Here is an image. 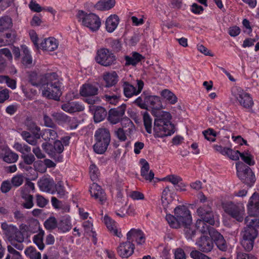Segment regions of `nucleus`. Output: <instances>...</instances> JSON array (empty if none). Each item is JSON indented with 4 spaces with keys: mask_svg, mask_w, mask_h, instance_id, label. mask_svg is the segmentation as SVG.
Here are the masks:
<instances>
[{
    "mask_svg": "<svg viewBox=\"0 0 259 259\" xmlns=\"http://www.w3.org/2000/svg\"><path fill=\"white\" fill-rule=\"evenodd\" d=\"M0 157L3 160L7 163H14L18 158V155L12 152L9 148H3L0 151Z\"/></svg>",
    "mask_w": 259,
    "mask_h": 259,
    "instance_id": "obj_24",
    "label": "nucleus"
},
{
    "mask_svg": "<svg viewBox=\"0 0 259 259\" xmlns=\"http://www.w3.org/2000/svg\"><path fill=\"white\" fill-rule=\"evenodd\" d=\"M104 220L107 228L111 233L119 238L122 237V234L121 232L118 231L116 226V222L114 220L108 216H105Z\"/></svg>",
    "mask_w": 259,
    "mask_h": 259,
    "instance_id": "obj_31",
    "label": "nucleus"
},
{
    "mask_svg": "<svg viewBox=\"0 0 259 259\" xmlns=\"http://www.w3.org/2000/svg\"><path fill=\"white\" fill-rule=\"evenodd\" d=\"M199 219L206 221L210 225H213L215 223L214 213L210 204H203L200 206L197 209Z\"/></svg>",
    "mask_w": 259,
    "mask_h": 259,
    "instance_id": "obj_12",
    "label": "nucleus"
},
{
    "mask_svg": "<svg viewBox=\"0 0 259 259\" xmlns=\"http://www.w3.org/2000/svg\"><path fill=\"white\" fill-rule=\"evenodd\" d=\"M28 228L30 233H34L38 230L39 231V229H40L39 222L35 219H33L29 222Z\"/></svg>",
    "mask_w": 259,
    "mask_h": 259,
    "instance_id": "obj_51",
    "label": "nucleus"
},
{
    "mask_svg": "<svg viewBox=\"0 0 259 259\" xmlns=\"http://www.w3.org/2000/svg\"><path fill=\"white\" fill-rule=\"evenodd\" d=\"M57 128H52V129L47 128L43 130L41 134L40 137L46 141L50 140H55L58 137Z\"/></svg>",
    "mask_w": 259,
    "mask_h": 259,
    "instance_id": "obj_33",
    "label": "nucleus"
},
{
    "mask_svg": "<svg viewBox=\"0 0 259 259\" xmlns=\"http://www.w3.org/2000/svg\"><path fill=\"white\" fill-rule=\"evenodd\" d=\"M240 157L246 164L249 165H253L254 164V161L253 160V157L248 153H242L240 154Z\"/></svg>",
    "mask_w": 259,
    "mask_h": 259,
    "instance_id": "obj_59",
    "label": "nucleus"
},
{
    "mask_svg": "<svg viewBox=\"0 0 259 259\" xmlns=\"http://www.w3.org/2000/svg\"><path fill=\"white\" fill-rule=\"evenodd\" d=\"M143 118L144 125L146 132L149 134H151L152 133V119L151 116L147 111H144L143 113Z\"/></svg>",
    "mask_w": 259,
    "mask_h": 259,
    "instance_id": "obj_47",
    "label": "nucleus"
},
{
    "mask_svg": "<svg viewBox=\"0 0 259 259\" xmlns=\"http://www.w3.org/2000/svg\"><path fill=\"white\" fill-rule=\"evenodd\" d=\"M96 143L94 150L98 154H103L107 149L110 144L111 137L109 131L105 128L98 129L95 134Z\"/></svg>",
    "mask_w": 259,
    "mask_h": 259,
    "instance_id": "obj_2",
    "label": "nucleus"
},
{
    "mask_svg": "<svg viewBox=\"0 0 259 259\" xmlns=\"http://www.w3.org/2000/svg\"><path fill=\"white\" fill-rule=\"evenodd\" d=\"M232 93L240 105L243 107L249 108L253 106V102L250 95L241 88L238 87L233 88Z\"/></svg>",
    "mask_w": 259,
    "mask_h": 259,
    "instance_id": "obj_10",
    "label": "nucleus"
},
{
    "mask_svg": "<svg viewBox=\"0 0 259 259\" xmlns=\"http://www.w3.org/2000/svg\"><path fill=\"white\" fill-rule=\"evenodd\" d=\"M165 219L171 228L178 229L181 227L175 215L174 216L170 214H166Z\"/></svg>",
    "mask_w": 259,
    "mask_h": 259,
    "instance_id": "obj_49",
    "label": "nucleus"
},
{
    "mask_svg": "<svg viewBox=\"0 0 259 259\" xmlns=\"http://www.w3.org/2000/svg\"><path fill=\"white\" fill-rule=\"evenodd\" d=\"M135 249V245L129 240L119 244L117 248L118 255L122 258H127L132 255Z\"/></svg>",
    "mask_w": 259,
    "mask_h": 259,
    "instance_id": "obj_17",
    "label": "nucleus"
},
{
    "mask_svg": "<svg viewBox=\"0 0 259 259\" xmlns=\"http://www.w3.org/2000/svg\"><path fill=\"white\" fill-rule=\"evenodd\" d=\"M40 132L32 133V135L30 133L27 131H23L21 135L23 139L30 145L35 146L37 143V140L40 138L41 134Z\"/></svg>",
    "mask_w": 259,
    "mask_h": 259,
    "instance_id": "obj_27",
    "label": "nucleus"
},
{
    "mask_svg": "<svg viewBox=\"0 0 259 259\" xmlns=\"http://www.w3.org/2000/svg\"><path fill=\"white\" fill-rule=\"evenodd\" d=\"M53 183L54 181L52 179L47 177H42L38 181V185L41 190L48 191L52 189Z\"/></svg>",
    "mask_w": 259,
    "mask_h": 259,
    "instance_id": "obj_42",
    "label": "nucleus"
},
{
    "mask_svg": "<svg viewBox=\"0 0 259 259\" xmlns=\"http://www.w3.org/2000/svg\"><path fill=\"white\" fill-rule=\"evenodd\" d=\"M154 136L155 138H163L171 135L175 133L174 125L165 124L158 120L154 123Z\"/></svg>",
    "mask_w": 259,
    "mask_h": 259,
    "instance_id": "obj_9",
    "label": "nucleus"
},
{
    "mask_svg": "<svg viewBox=\"0 0 259 259\" xmlns=\"http://www.w3.org/2000/svg\"><path fill=\"white\" fill-rule=\"evenodd\" d=\"M191 226L192 224L191 225H183L181 226L184 228L186 237L188 239H192L196 235V231L191 228Z\"/></svg>",
    "mask_w": 259,
    "mask_h": 259,
    "instance_id": "obj_52",
    "label": "nucleus"
},
{
    "mask_svg": "<svg viewBox=\"0 0 259 259\" xmlns=\"http://www.w3.org/2000/svg\"><path fill=\"white\" fill-rule=\"evenodd\" d=\"M122 128H124L127 135H131L135 130V125L128 118H124L121 120Z\"/></svg>",
    "mask_w": 259,
    "mask_h": 259,
    "instance_id": "obj_45",
    "label": "nucleus"
},
{
    "mask_svg": "<svg viewBox=\"0 0 259 259\" xmlns=\"http://www.w3.org/2000/svg\"><path fill=\"white\" fill-rule=\"evenodd\" d=\"M91 109L94 111V119L95 122L103 120L107 115L106 109L101 106H93Z\"/></svg>",
    "mask_w": 259,
    "mask_h": 259,
    "instance_id": "obj_30",
    "label": "nucleus"
},
{
    "mask_svg": "<svg viewBox=\"0 0 259 259\" xmlns=\"http://www.w3.org/2000/svg\"><path fill=\"white\" fill-rule=\"evenodd\" d=\"M45 232L42 229H39V232L33 237V242L37 245L40 250H43L45 247L44 243V237Z\"/></svg>",
    "mask_w": 259,
    "mask_h": 259,
    "instance_id": "obj_43",
    "label": "nucleus"
},
{
    "mask_svg": "<svg viewBox=\"0 0 259 259\" xmlns=\"http://www.w3.org/2000/svg\"><path fill=\"white\" fill-rule=\"evenodd\" d=\"M77 18L83 26L92 31H97L101 26L100 19L95 14H87L83 11L79 10L77 14Z\"/></svg>",
    "mask_w": 259,
    "mask_h": 259,
    "instance_id": "obj_3",
    "label": "nucleus"
},
{
    "mask_svg": "<svg viewBox=\"0 0 259 259\" xmlns=\"http://www.w3.org/2000/svg\"><path fill=\"white\" fill-rule=\"evenodd\" d=\"M104 80L106 83V87L115 85L118 81V76L115 71L107 72L104 74Z\"/></svg>",
    "mask_w": 259,
    "mask_h": 259,
    "instance_id": "obj_36",
    "label": "nucleus"
},
{
    "mask_svg": "<svg viewBox=\"0 0 259 259\" xmlns=\"http://www.w3.org/2000/svg\"><path fill=\"white\" fill-rule=\"evenodd\" d=\"M175 194L171 192L168 186H166L163 190L161 194V203L164 208L167 207L175 199Z\"/></svg>",
    "mask_w": 259,
    "mask_h": 259,
    "instance_id": "obj_26",
    "label": "nucleus"
},
{
    "mask_svg": "<svg viewBox=\"0 0 259 259\" xmlns=\"http://www.w3.org/2000/svg\"><path fill=\"white\" fill-rule=\"evenodd\" d=\"M210 237L214 240L217 247L222 251H226L228 249V244L222 235L217 231H210Z\"/></svg>",
    "mask_w": 259,
    "mask_h": 259,
    "instance_id": "obj_21",
    "label": "nucleus"
},
{
    "mask_svg": "<svg viewBox=\"0 0 259 259\" xmlns=\"http://www.w3.org/2000/svg\"><path fill=\"white\" fill-rule=\"evenodd\" d=\"M125 109L126 105L124 104L116 108L110 109L108 114V121L114 124L119 122L124 114Z\"/></svg>",
    "mask_w": 259,
    "mask_h": 259,
    "instance_id": "obj_16",
    "label": "nucleus"
},
{
    "mask_svg": "<svg viewBox=\"0 0 259 259\" xmlns=\"http://www.w3.org/2000/svg\"><path fill=\"white\" fill-rule=\"evenodd\" d=\"M247 212L250 215H259V195L254 193L247 204Z\"/></svg>",
    "mask_w": 259,
    "mask_h": 259,
    "instance_id": "obj_20",
    "label": "nucleus"
},
{
    "mask_svg": "<svg viewBox=\"0 0 259 259\" xmlns=\"http://www.w3.org/2000/svg\"><path fill=\"white\" fill-rule=\"evenodd\" d=\"M1 228L8 240L12 241V237L15 234L18 228L13 225H8L6 222L2 223Z\"/></svg>",
    "mask_w": 259,
    "mask_h": 259,
    "instance_id": "obj_34",
    "label": "nucleus"
},
{
    "mask_svg": "<svg viewBox=\"0 0 259 259\" xmlns=\"http://www.w3.org/2000/svg\"><path fill=\"white\" fill-rule=\"evenodd\" d=\"M223 208L227 214L236 221L240 222L243 221L245 214V208L242 203L226 202L223 204Z\"/></svg>",
    "mask_w": 259,
    "mask_h": 259,
    "instance_id": "obj_4",
    "label": "nucleus"
},
{
    "mask_svg": "<svg viewBox=\"0 0 259 259\" xmlns=\"http://www.w3.org/2000/svg\"><path fill=\"white\" fill-rule=\"evenodd\" d=\"M174 211L181 227L183 225H191L192 217L190 211L185 206L179 205L175 208Z\"/></svg>",
    "mask_w": 259,
    "mask_h": 259,
    "instance_id": "obj_11",
    "label": "nucleus"
},
{
    "mask_svg": "<svg viewBox=\"0 0 259 259\" xmlns=\"http://www.w3.org/2000/svg\"><path fill=\"white\" fill-rule=\"evenodd\" d=\"M21 197L24 200L22 206L26 209L31 208L33 205V196L29 193H27L25 190H21Z\"/></svg>",
    "mask_w": 259,
    "mask_h": 259,
    "instance_id": "obj_37",
    "label": "nucleus"
},
{
    "mask_svg": "<svg viewBox=\"0 0 259 259\" xmlns=\"http://www.w3.org/2000/svg\"><path fill=\"white\" fill-rule=\"evenodd\" d=\"M29 81L33 86L40 88L42 95L49 99L58 101L62 95L61 83L56 73H48L38 75L32 72L29 75Z\"/></svg>",
    "mask_w": 259,
    "mask_h": 259,
    "instance_id": "obj_1",
    "label": "nucleus"
},
{
    "mask_svg": "<svg viewBox=\"0 0 259 259\" xmlns=\"http://www.w3.org/2000/svg\"><path fill=\"white\" fill-rule=\"evenodd\" d=\"M140 163L142 165L141 169V176L145 180L151 182L154 178V174L152 170H150L149 163L144 159H141Z\"/></svg>",
    "mask_w": 259,
    "mask_h": 259,
    "instance_id": "obj_25",
    "label": "nucleus"
},
{
    "mask_svg": "<svg viewBox=\"0 0 259 259\" xmlns=\"http://www.w3.org/2000/svg\"><path fill=\"white\" fill-rule=\"evenodd\" d=\"M25 253L30 259H41V254L33 247H28L25 250Z\"/></svg>",
    "mask_w": 259,
    "mask_h": 259,
    "instance_id": "obj_48",
    "label": "nucleus"
},
{
    "mask_svg": "<svg viewBox=\"0 0 259 259\" xmlns=\"http://www.w3.org/2000/svg\"><path fill=\"white\" fill-rule=\"evenodd\" d=\"M24 181V177L22 175H17L12 178L11 183L16 187L21 186Z\"/></svg>",
    "mask_w": 259,
    "mask_h": 259,
    "instance_id": "obj_61",
    "label": "nucleus"
},
{
    "mask_svg": "<svg viewBox=\"0 0 259 259\" xmlns=\"http://www.w3.org/2000/svg\"><path fill=\"white\" fill-rule=\"evenodd\" d=\"M91 195L100 204H104L106 200V196L104 191L101 187L96 183L91 185L89 189Z\"/></svg>",
    "mask_w": 259,
    "mask_h": 259,
    "instance_id": "obj_15",
    "label": "nucleus"
},
{
    "mask_svg": "<svg viewBox=\"0 0 259 259\" xmlns=\"http://www.w3.org/2000/svg\"><path fill=\"white\" fill-rule=\"evenodd\" d=\"M156 117L154 120V122H156L157 121L159 120L161 121L162 123H171V122H170V120L171 119V115L168 112L161 110L159 111Z\"/></svg>",
    "mask_w": 259,
    "mask_h": 259,
    "instance_id": "obj_41",
    "label": "nucleus"
},
{
    "mask_svg": "<svg viewBox=\"0 0 259 259\" xmlns=\"http://www.w3.org/2000/svg\"><path fill=\"white\" fill-rule=\"evenodd\" d=\"M48 200L40 194L36 195V205L39 207L43 208L48 203Z\"/></svg>",
    "mask_w": 259,
    "mask_h": 259,
    "instance_id": "obj_62",
    "label": "nucleus"
},
{
    "mask_svg": "<svg viewBox=\"0 0 259 259\" xmlns=\"http://www.w3.org/2000/svg\"><path fill=\"white\" fill-rule=\"evenodd\" d=\"M61 107L63 111L69 113L82 111L84 109V107L81 103L76 101L65 103Z\"/></svg>",
    "mask_w": 259,
    "mask_h": 259,
    "instance_id": "obj_23",
    "label": "nucleus"
},
{
    "mask_svg": "<svg viewBox=\"0 0 259 259\" xmlns=\"http://www.w3.org/2000/svg\"><path fill=\"white\" fill-rule=\"evenodd\" d=\"M43 120L44 122V125L50 128H56L57 125L54 122L52 119L46 114H44Z\"/></svg>",
    "mask_w": 259,
    "mask_h": 259,
    "instance_id": "obj_63",
    "label": "nucleus"
},
{
    "mask_svg": "<svg viewBox=\"0 0 259 259\" xmlns=\"http://www.w3.org/2000/svg\"><path fill=\"white\" fill-rule=\"evenodd\" d=\"M58 41L53 37L45 38L40 43V48L46 51L52 52L58 47Z\"/></svg>",
    "mask_w": 259,
    "mask_h": 259,
    "instance_id": "obj_22",
    "label": "nucleus"
},
{
    "mask_svg": "<svg viewBox=\"0 0 259 259\" xmlns=\"http://www.w3.org/2000/svg\"><path fill=\"white\" fill-rule=\"evenodd\" d=\"M52 116L59 124L66 123L70 121V117L62 112H54Z\"/></svg>",
    "mask_w": 259,
    "mask_h": 259,
    "instance_id": "obj_46",
    "label": "nucleus"
},
{
    "mask_svg": "<svg viewBox=\"0 0 259 259\" xmlns=\"http://www.w3.org/2000/svg\"><path fill=\"white\" fill-rule=\"evenodd\" d=\"M127 240L133 243L135 241L138 245L145 243L146 238L144 233L140 229H132L126 234Z\"/></svg>",
    "mask_w": 259,
    "mask_h": 259,
    "instance_id": "obj_19",
    "label": "nucleus"
},
{
    "mask_svg": "<svg viewBox=\"0 0 259 259\" xmlns=\"http://www.w3.org/2000/svg\"><path fill=\"white\" fill-rule=\"evenodd\" d=\"M257 215H250L248 214L245 218V228L249 229H255L256 231L259 229V219L255 217Z\"/></svg>",
    "mask_w": 259,
    "mask_h": 259,
    "instance_id": "obj_35",
    "label": "nucleus"
},
{
    "mask_svg": "<svg viewBox=\"0 0 259 259\" xmlns=\"http://www.w3.org/2000/svg\"><path fill=\"white\" fill-rule=\"evenodd\" d=\"M95 59L98 64L105 67L114 65L116 61L115 55L109 49L104 48L97 51Z\"/></svg>",
    "mask_w": 259,
    "mask_h": 259,
    "instance_id": "obj_6",
    "label": "nucleus"
},
{
    "mask_svg": "<svg viewBox=\"0 0 259 259\" xmlns=\"http://www.w3.org/2000/svg\"><path fill=\"white\" fill-rule=\"evenodd\" d=\"M98 88L93 84L85 83L80 89V94L81 96L86 97L85 102L89 104L93 105L99 103L101 99L99 97L96 96L98 94Z\"/></svg>",
    "mask_w": 259,
    "mask_h": 259,
    "instance_id": "obj_5",
    "label": "nucleus"
},
{
    "mask_svg": "<svg viewBox=\"0 0 259 259\" xmlns=\"http://www.w3.org/2000/svg\"><path fill=\"white\" fill-rule=\"evenodd\" d=\"M41 147L43 150L53 158H56L58 154H60L64 150V145L60 140H56L53 145L48 142L43 143Z\"/></svg>",
    "mask_w": 259,
    "mask_h": 259,
    "instance_id": "obj_13",
    "label": "nucleus"
},
{
    "mask_svg": "<svg viewBox=\"0 0 259 259\" xmlns=\"http://www.w3.org/2000/svg\"><path fill=\"white\" fill-rule=\"evenodd\" d=\"M90 175L93 181H96L98 178L99 175V169L94 164H92L90 166Z\"/></svg>",
    "mask_w": 259,
    "mask_h": 259,
    "instance_id": "obj_54",
    "label": "nucleus"
},
{
    "mask_svg": "<svg viewBox=\"0 0 259 259\" xmlns=\"http://www.w3.org/2000/svg\"><path fill=\"white\" fill-rule=\"evenodd\" d=\"M147 104L153 109H159L161 107V103L159 97L150 96L146 98Z\"/></svg>",
    "mask_w": 259,
    "mask_h": 259,
    "instance_id": "obj_39",
    "label": "nucleus"
},
{
    "mask_svg": "<svg viewBox=\"0 0 259 259\" xmlns=\"http://www.w3.org/2000/svg\"><path fill=\"white\" fill-rule=\"evenodd\" d=\"M207 222L201 219H198L196 221L195 227L198 231L203 234H207V233L210 236V231H217L213 228L206 224Z\"/></svg>",
    "mask_w": 259,
    "mask_h": 259,
    "instance_id": "obj_29",
    "label": "nucleus"
},
{
    "mask_svg": "<svg viewBox=\"0 0 259 259\" xmlns=\"http://www.w3.org/2000/svg\"><path fill=\"white\" fill-rule=\"evenodd\" d=\"M119 17L116 15H111L109 16L106 21V29L108 32H113L118 25Z\"/></svg>",
    "mask_w": 259,
    "mask_h": 259,
    "instance_id": "obj_28",
    "label": "nucleus"
},
{
    "mask_svg": "<svg viewBox=\"0 0 259 259\" xmlns=\"http://www.w3.org/2000/svg\"><path fill=\"white\" fill-rule=\"evenodd\" d=\"M44 226L47 230H53L57 227V221L55 217H50L44 223Z\"/></svg>",
    "mask_w": 259,
    "mask_h": 259,
    "instance_id": "obj_50",
    "label": "nucleus"
},
{
    "mask_svg": "<svg viewBox=\"0 0 259 259\" xmlns=\"http://www.w3.org/2000/svg\"><path fill=\"white\" fill-rule=\"evenodd\" d=\"M209 237L203 235L199 238L196 242L198 249L202 252L207 253L211 251L213 247V243Z\"/></svg>",
    "mask_w": 259,
    "mask_h": 259,
    "instance_id": "obj_18",
    "label": "nucleus"
},
{
    "mask_svg": "<svg viewBox=\"0 0 259 259\" xmlns=\"http://www.w3.org/2000/svg\"><path fill=\"white\" fill-rule=\"evenodd\" d=\"M190 255L193 259H210V257L197 250H192Z\"/></svg>",
    "mask_w": 259,
    "mask_h": 259,
    "instance_id": "obj_57",
    "label": "nucleus"
},
{
    "mask_svg": "<svg viewBox=\"0 0 259 259\" xmlns=\"http://www.w3.org/2000/svg\"><path fill=\"white\" fill-rule=\"evenodd\" d=\"M160 95L170 104H175L178 101L176 96L168 90H163L161 92Z\"/></svg>",
    "mask_w": 259,
    "mask_h": 259,
    "instance_id": "obj_44",
    "label": "nucleus"
},
{
    "mask_svg": "<svg viewBox=\"0 0 259 259\" xmlns=\"http://www.w3.org/2000/svg\"><path fill=\"white\" fill-rule=\"evenodd\" d=\"M24 53L25 54V56L22 58V62L26 67H29L32 64V58L29 54V51L27 49L25 48L24 50Z\"/></svg>",
    "mask_w": 259,
    "mask_h": 259,
    "instance_id": "obj_55",
    "label": "nucleus"
},
{
    "mask_svg": "<svg viewBox=\"0 0 259 259\" xmlns=\"http://www.w3.org/2000/svg\"><path fill=\"white\" fill-rule=\"evenodd\" d=\"M203 134L206 139L208 141L214 142L215 140L216 133L211 128L203 132Z\"/></svg>",
    "mask_w": 259,
    "mask_h": 259,
    "instance_id": "obj_56",
    "label": "nucleus"
},
{
    "mask_svg": "<svg viewBox=\"0 0 259 259\" xmlns=\"http://www.w3.org/2000/svg\"><path fill=\"white\" fill-rule=\"evenodd\" d=\"M138 89L127 81L123 82L122 87L124 96L127 98H131L134 95L140 94L144 86V82L141 80H137Z\"/></svg>",
    "mask_w": 259,
    "mask_h": 259,
    "instance_id": "obj_14",
    "label": "nucleus"
},
{
    "mask_svg": "<svg viewBox=\"0 0 259 259\" xmlns=\"http://www.w3.org/2000/svg\"><path fill=\"white\" fill-rule=\"evenodd\" d=\"M14 147L17 151L21 152L23 154L25 152L29 153L31 151L30 147L28 146L26 144L22 145L19 143H16L14 144Z\"/></svg>",
    "mask_w": 259,
    "mask_h": 259,
    "instance_id": "obj_53",
    "label": "nucleus"
},
{
    "mask_svg": "<svg viewBox=\"0 0 259 259\" xmlns=\"http://www.w3.org/2000/svg\"><path fill=\"white\" fill-rule=\"evenodd\" d=\"M12 18L8 16H4L0 18V32H3L12 27Z\"/></svg>",
    "mask_w": 259,
    "mask_h": 259,
    "instance_id": "obj_40",
    "label": "nucleus"
},
{
    "mask_svg": "<svg viewBox=\"0 0 259 259\" xmlns=\"http://www.w3.org/2000/svg\"><path fill=\"white\" fill-rule=\"evenodd\" d=\"M238 178L250 187L255 182V177L251 169L242 163L236 164Z\"/></svg>",
    "mask_w": 259,
    "mask_h": 259,
    "instance_id": "obj_8",
    "label": "nucleus"
},
{
    "mask_svg": "<svg viewBox=\"0 0 259 259\" xmlns=\"http://www.w3.org/2000/svg\"><path fill=\"white\" fill-rule=\"evenodd\" d=\"M120 97V90L116 88H115V95H103L101 98L107 103L116 105L119 102Z\"/></svg>",
    "mask_w": 259,
    "mask_h": 259,
    "instance_id": "obj_38",
    "label": "nucleus"
},
{
    "mask_svg": "<svg viewBox=\"0 0 259 259\" xmlns=\"http://www.w3.org/2000/svg\"><path fill=\"white\" fill-rule=\"evenodd\" d=\"M115 5V0H100L94 7L98 10L107 11L112 9Z\"/></svg>",
    "mask_w": 259,
    "mask_h": 259,
    "instance_id": "obj_32",
    "label": "nucleus"
},
{
    "mask_svg": "<svg viewBox=\"0 0 259 259\" xmlns=\"http://www.w3.org/2000/svg\"><path fill=\"white\" fill-rule=\"evenodd\" d=\"M29 7L32 11L37 13L40 12L42 10H45V8H42L38 4L33 0L30 2Z\"/></svg>",
    "mask_w": 259,
    "mask_h": 259,
    "instance_id": "obj_64",
    "label": "nucleus"
},
{
    "mask_svg": "<svg viewBox=\"0 0 259 259\" xmlns=\"http://www.w3.org/2000/svg\"><path fill=\"white\" fill-rule=\"evenodd\" d=\"M241 244L247 251L251 250L253 247L254 240L258 235V231L244 228L241 233Z\"/></svg>",
    "mask_w": 259,
    "mask_h": 259,
    "instance_id": "obj_7",
    "label": "nucleus"
},
{
    "mask_svg": "<svg viewBox=\"0 0 259 259\" xmlns=\"http://www.w3.org/2000/svg\"><path fill=\"white\" fill-rule=\"evenodd\" d=\"M58 229L62 232H66L71 229V226L66 219L62 220L59 224Z\"/></svg>",
    "mask_w": 259,
    "mask_h": 259,
    "instance_id": "obj_58",
    "label": "nucleus"
},
{
    "mask_svg": "<svg viewBox=\"0 0 259 259\" xmlns=\"http://www.w3.org/2000/svg\"><path fill=\"white\" fill-rule=\"evenodd\" d=\"M55 188L58 195L60 197H62L65 196L66 191L63 186V183L62 181H59L56 184H55Z\"/></svg>",
    "mask_w": 259,
    "mask_h": 259,
    "instance_id": "obj_60",
    "label": "nucleus"
}]
</instances>
